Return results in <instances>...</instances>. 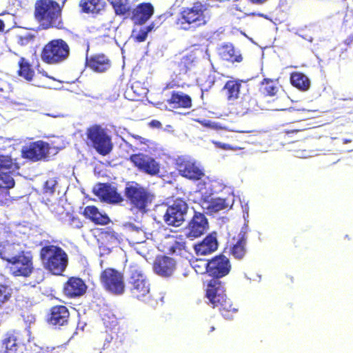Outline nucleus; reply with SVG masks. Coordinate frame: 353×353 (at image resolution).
<instances>
[{"label": "nucleus", "mask_w": 353, "mask_h": 353, "mask_svg": "<svg viewBox=\"0 0 353 353\" xmlns=\"http://www.w3.org/2000/svg\"><path fill=\"white\" fill-rule=\"evenodd\" d=\"M84 216L92 221L96 225H105L110 222V219L106 214H102L94 205H88L84 208Z\"/></svg>", "instance_id": "obj_33"}, {"label": "nucleus", "mask_w": 353, "mask_h": 353, "mask_svg": "<svg viewBox=\"0 0 353 353\" xmlns=\"http://www.w3.org/2000/svg\"><path fill=\"white\" fill-rule=\"evenodd\" d=\"M50 145L43 141H37L30 143L23 148L21 150L22 157L32 161H38L48 157L50 152Z\"/></svg>", "instance_id": "obj_18"}, {"label": "nucleus", "mask_w": 353, "mask_h": 353, "mask_svg": "<svg viewBox=\"0 0 353 353\" xmlns=\"http://www.w3.org/2000/svg\"><path fill=\"white\" fill-rule=\"evenodd\" d=\"M3 89L0 88V92H3Z\"/></svg>", "instance_id": "obj_60"}, {"label": "nucleus", "mask_w": 353, "mask_h": 353, "mask_svg": "<svg viewBox=\"0 0 353 353\" xmlns=\"http://www.w3.org/2000/svg\"><path fill=\"white\" fill-rule=\"evenodd\" d=\"M14 186V181L13 179H3L0 176V189H10Z\"/></svg>", "instance_id": "obj_46"}, {"label": "nucleus", "mask_w": 353, "mask_h": 353, "mask_svg": "<svg viewBox=\"0 0 353 353\" xmlns=\"http://www.w3.org/2000/svg\"><path fill=\"white\" fill-rule=\"evenodd\" d=\"M221 315L226 319H232L234 314L238 312V309L233 306V304L228 297L223 302L221 303L220 305L216 307Z\"/></svg>", "instance_id": "obj_40"}, {"label": "nucleus", "mask_w": 353, "mask_h": 353, "mask_svg": "<svg viewBox=\"0 0 353 353\" xmlns=\"http://www.w3.org/2000/svg\"><path fill=\"white\" fill-rule=\"evenodd\" d=\"M13 296V289L6 283H0V309L7 308V305L11 302Z\"/></svg>", "instance_id": "obj_39"}, {"label": "nucleus", "mask_w": 353, "mask_h": 353, "mask_svg": "<svg viewBox=\"0 0 353 353\" xmlns=\"http://www.w3.org/2000/svg\"><path fill=\"white\" fill-rule=\"evenodd\" d=\"M7 266L12 271L14 276L28 277L34 270L32 252L23 249L7 263Z\"/></svg>", "instance_id": "obj_8"}, {"label": "nucleus", "mask_w": 353, "mask_h": 353, "mask_svg": "<svg viewBox=\"0 0 353 353\" xmlns=\"http://www.w3.org/2000/svg\"><path fill=\"white\" fill-rule=\"evenodd\" d=\"M218 248L216 237L213 234H208L201 242L194 245L197 255H207L214 252Z\"/></svg>", "instance_id": "obj_32"}, {"label": "nucleus", "mask_w": 353, "mask_h": 353, "mask_svg": "<svg viewBox=\"0 0 353 353\" xmlns=\"http://www.w3.org/2000/svg\"><path fill=\"white\" fill-rule=\"evenodd\" d=\"M201 206L209 213H214L228 208V205L225 199L211 198L204 199L201 203Z\"/></svg>", "instance_id": "obj_36"}, {"label": "nucleus", "mask_w": 353, "mask_h": 353, "mask_svg": "<svg viewBox=\"0 0 353 353\" xmlns=\"http://www.w3.org/2000/svg\"><path fill=\"white\" fill-rule=\"evenodd\" d=\"M290 82L291 85L300 91H307L310 88V79L303 72L294 71L290 73Z\"/></svg>", "instance_id": "obj_35"}, {"label": "nucleus", "mask_w": 353, "mask_h": 353, "mask_svg": "<svg viewBox=\"0 0 353 353\" xmlns=\"http://www.w3.org/2000/svg\"><path fill=\"white\" fill-rule=\"evenodd\" d=\"M202 53L203 51L199 48H194L186 54L176 57L172 65L174 74L176 77L188 74L196 67Z\"/></svg>", "instance_id": "obj_9"}, {"label": "nucleus", "mask_w": 353, "mask_h": 353, "mask_svg": "<svg viewBox=\"0 0 353 353\" xmlns=\"http://www.w3.org/2000/svg\"><path fill=\"white\" fill-rule=\"evenodd\" d=\"M284 282L286 284H290V283H293V277L292 276H290V275H286L285 278V280H284Z\"/></svg>", "instance_id": "obj_53"}, {"label": "nucleus", "mask_w": 353, "mask_h": 353, "mask_svg": "<svg viewBox=\"0 0 353 353\" xmlns=\"http://www.w3.org/2000/svg\"><path fill=\"white\" fill-rule=\"evenodd\" d=\"M94 194L101 201L108 203H119L123 201L121 194L117 192V188L109 183H99L94 190Z\"/></svg>", "instance_id": "obj_21"}, {"label": "nucleus", "mask_w": 353, "mask_h": 353, "mask_svg": "<svg viewBox=\"0 0 353 353\" xmlns=\"http://www.w3.org/2000/svg\"><path fill=\"white\" fill-rule=\"evenodd\" d=\"M130 161L141 172L155 176L160 172V164L152 157L143 153L132 154Z\"/></svg>", "instance_id": "obj_14"}, {"label": "nucleus", "mask_w": 353, "mask_h": 353, "mask_svg": "<svg viewBox=\"0 0 353 353\" xmlns=\"http://www.w3.org/2000/svg\"><path fill=\"white\" fill-rule=\"evenodd\" d=\"M128 289L132 298L144 301L150 296V285L146 275L137 265H130L128 268Z\"/></svg>", "instance_id": "obj_4"}, {"label": "nucleus", "mask_w": 353, "mask_h": 353, "mask_svg": "<svg viewBox=\"0 0 353 353\" xmlns=\"http://www.w3.org/2000/svg\"><path fill=\"white\" fill-rule=\"evenodd\" d=\"M148 37L147 31L141 29L139 34L136 36L135 39L138 42H143Z\"/></svg>", "instance_id": "obj_49"}, {"label": "nucleus", "mask_w": 353, "mask_h": 353, "mask_svg": "<svg viewBox=\"0 0 353 353\" xmlns=\"http://www.w3.org/2000/svg\"><path fill=\"white\" fill-rule=\"evenodd\" d=\"M280 89L277 79L265 78L260 83L259 92L264 97H275Z\"/></svg>", "instance_id": "obj_34"}, {"label": "nucleus", "mask_w": 353, "mask_h": 353, "mask_svg": "<svg viewBox=\"0 0 353 353\" xmlns=\"http://www.w3.org/2000/svg\"><path fill=\"white\" fill-rule=\"evenodd\" d=\"M17 159L11 155L0 154V176L4 179H13L12 175L19 169Z\"/></svg>", "instance_id": "obj_28"}, {"label": "nucleus", "mask_w": 353, "mask_h": 353, "mask_svg": "<svg viewBox=\"0 0 353 353\" xmlns=\"http://www.w3.org/2000/svg\"><path fill=\"white\" fill-rule=\"evenodd\" d=\"M85 134L90 145L98 154L105 156L112 151L111 137L108 134L107 130L101 125H90L86 129Z\"/></svg>", "instance_id": "obj_7"}, {"label": "nucleus", "mask_w": 353, "mask_h": 353, "mask_svg": "<svg viewBox=\"0 0 353 353\" xmlns=\"http://www.w3.org/2000/svg\"><path fill=\"white\" fill-rule=\"evenodd\" d=\"M124 194L131 208L143 213L147 211L154 199L152 192L137 183L127 185Z\"/></svg>", "instance_id": "obj_6"}, {"label": "nucleus", "mask_w": 353, "mask_h": 353, "mask_svg": "<svg viewBox=\"0 0 353 353\" xmlns=\"http://www.w3.org/2000/svg\"><path fill=\"white\" fill-rule=\"evenodd\" d=\"M34 36L31 34H26L23 36H19L17 43L21 46H28L34 41Z\"/></svg>", "instance_id": "obj_45"}, {"label": "nucleus", "mask_w": 353, "mask_h": 353, "mask_svg": "<svg viewBox=\"0 0 353 353\" xmlns=\"http://www.w3.org/2000/svg\"><path fill=\"white\" fill-rule=\"evenodd\" d=\"M134 87H135L134 85H132V89L134 90Z\"/></svg>", "instance_id": "obj_61"}, {"label": "nucleus", "mask_w": 353, "mask_h": 353, "mask_svg": "<svg viewBox=\"0 0 353 353\" xmlns=\"http://www.w3.org/2000/svg\"><path fill=\"white\" fill-rule=\"evenodd\" d=\"M205 4L200 1L194 2L191 6L183 8L176 20V24L180 30L184 31L194 30L205 26L208 23Z\"/></svg>", "instance_id": "obj_3"}, {"label": "nucleus", "mask_w": 353, "mask_h": 353, "mask_svg": "<svg viewBox=\"0 0 353 353\" xmlns=\"http://www.w3.org/2000/svg\"><path fill=\"white\" fill-rule=\"evenodd\" d=\"M230 260L224 255H218L209 260L206 263V271L212 276V279H218L226 276L230 271Z\"/></svg>", "instance_id": "obj_16"}, {"label": "nucleus", "mask_w": 353, "mask_h": 353, "mask_svg": "<svg viewBox=\"0 0 353 353\" xmlns=\"http://www.w3.org/2000/svg\"><path fill=\"white\" fill-rule=\"evenodd\" d=\"M26 339L23 332L12 330L7 332L0 343L1 353H23Z\"/></svg>", "instance_id": "obj_10"}, {"label": "nucleus", "mask_w": 353, "mask_h": 353, "mask_svg": "<svg viewBox=\"0 0 353 353\" xmlns=\"http://www.w3.org/2000/svg\"><path fill=\"white\" fill-rule=\"evenodd\" d=\"M220 58L225 61L230 63H240L243 60V57L239 50L235 48L233 44L226 43L221 45L218 50Z\"/></svg>", "instance_id": "obj_29"}, {"label": "nucleus", "mask_w": 353, "mask_h": 353, "mask_svg": "<svg viewBox=\"0 0 353 353\" xmlns=\"http://www.w3.org/2000/svg\"><path fill=\"white\" fill-rule=\"evenodd\" d=\"M57 185V181L50 178L48 179L43 185V192L44 194L52 195L54 192V188Z\"/></svg>", "instance_id": "obj_43"}, {"label": "nucleus", "mask_w": 353, "mask_h": 353, "mask_svg": "<svg viewBox=\"0 0 353 353\" xmlns=\"http://www.w3.org/2000/svg\"><path fill=\"white\" fill-rule=\"evenodd\" d=\"M188 210V204L184 200L182 199H176L166 210L163 216L165 222L168 225L181 226L185 221Z\"/></svg>", "instance_id": "obj_13"}, {"label": "nucleus", "mask_w": 353, "mask_h": 353, "mask_svg": "<svg viewBox=\"0 0 353 353\" xmlns=\"http://www.w3.org/2000/svg\"><path fill=\"white\" fill-rule=\"evenodd\" d=\"M52 212L57 220L63 224H66L70 228L79 229L83 227V223L80 219L65 210L61 205L54 206Z\"/></svg>", "instance_id": "obj_24"}, {"label": "nucleus", "mask_w": 353, "mask_h": 353, "mask_svg": "<svg viewBox=\"0 0 353 353\" xmlns=\"http://www.w3.org/2000/svg\"><path fill=\"white\" fill-rule=\"evenodd\" d=\"M241 87V81L239 80H229L228 81L224 87L223 90L225 92L227 99L228 101H234L238 99L240 93V88Z\"/></svg>", "instance_id": "obj_38"}, {"label": "nucleus", "mask_w": 353, "mask_h": 353, "mask_svg": "<svg viewBox=\"0 0 353 353\" xmlns=\"http://www.w3.org/2000/svg\"><path fill=\"white\" fill-rule=\"evenodd\" d=\"M179 174L189 180L199 181L205 176L204 170L195 160L186 157H179L175 163Z\"/></svg>", "instance_id": "obj_12"}, {"label": "nucleus", "mask_w": 353, "mask_h": 353, "mask_svg": "<svg viewBox=\"0 0 353 353\" xmlns=\"http://www.w3.org/2000/svg\"><path fill=\"white\" fill-rule=\"evenodd\" d=\"M166 252L170 255H181L183 252H186L185 242L181 241H174L169 243L166 247Z\"/></svg>", "instance_id": "obj_42"}, {"label": "nucleus", "mask_w": 353, "mask_h": 353, "mask_svg": "<svg viewBox=\"0 0 353 353\" xmlns=\"http://www.w3.org/2000/svg\"><path fill=\"white\" fill-rule=\"evenodd\" d=\"M197 122L205 128L214 130H220L224 128L219 123L214 122L210 120H197Z\"/></svg>", "instance_id": "obj_44"}, {"label": "nucleus", "mask_w": 353, "mask_h": 353, "mask_svg": "<svg viewBox=\"0 0 353 353\" xmlns=\"http://www.w3.org/2000/svg\"><path fill=\"white\" fill-rule=\"evenodd\" d=\"M208 227V221L205 216L201 212H195L188 225V231L186 236L198 238L207 231Z\"/></svg>", "instance_id": "obj_20"}, {"label": "nucleus", "mask_w": 353, "mask_h": 353, "mask_svg": "<svg viewBox=\"0 0 353 353\" xmlns=\"http://www.w3.org/2000/svg\"><path fill=\"white\" fill-rule=\"evenodd\" d=\"M250 3L255 5H262L265 3L269 0H248Z\"/></svg>", "instance_id": "obj_52"}, {"label": "nucleus", "mask_w": 353, "mask_h": 353, "mask_svg": "<svg viewBox=\"0 0 353 353\" xmlns=\"http://www.w3.org/2000/svg\"><path fill=\"white\" fill-rule=\"evenodd\" d=\"M343 142L344 143H347L351 142V140H350V139H344L343 140Z\"/></svg>", "instance_id": "obj_56"}, {"label": "nucleus", "mask_w": 353, "mask_h": 353, "mask_svg": "<svg viewBox=\"0 0 353 353\" xmlns=\"http://www.w3.org/2000/svg\"><path fill=\"white\" fill-rule=\"evenodd\" d=\"M5 28L4 21L2 19H0V32H3Z\"/></svg>", "instance_id": "obj_54"}, {"label": "nucleus", "mask_w": 353, "mask_h": 353, "mask_svg": "<svg viewBox=\"0 0 353 353\" xmlns=\"http://www.w3.org/2000/svg\"><path fill=\"white\" fill-rule=\"evenodd\" d=\"M40 248L39 256L43 268L54 276H61L65 271L69 258L66 252L60 246L44 241Z\"/></svg>", "instance_id": "obj_2"}, {"label": "nucleus", "mask_w": 353, "mask_h": 353, "mask_svg": "<svg viewBox=\"0 0 353 353\" xmlns=\"http://www.w3.org/2000/svg\"><path fill=\"white\" fill-rule=\"evenodd\" d=\"M176 266V261L167 256H158L153 263L154 272L163 277H169L172 275Z\"/></svg>", "instance_id": "obj_23"}, {"label": "nucleus", "mask_w": 353, "mask_h": 353, "mask_svg": "<svg viewBox=\"0 0 353 353\" xmlns=\"http://www.w3.org/2000/svg\"><path fill=\"white\" fill-rule=\"evenodd\" d=\"M248 231V223H244L240 232L232 237L231 241L228 242L225 249H228L230 255L236 259H242L247 252V233Z\"/></svg>", "instance_id": "obj_15"}, {"label": "nucleus", "mask_w": 353, "mask_h": 353, "mask_svg": "<svg viewBox=\"0 0 353 353\" xmlns=\"http://www.w3.org/2000/svg\"><path fill=\"white\" fill-rule=\"evenodd\" d=\"M154 12V7L150 3H141L132 11L131 19L137 25H143L153 15Z\"/></svg>", "instance_id": "obj_27"}, {"label": "nucleus", "mask_w": 353, "mask_h": 353, "mask_svg": "<svg viewBox=\"0 0 353 353\" xmlns=\"http://www.w3.org/2000/svg\"><path fill=\"white\" fill-rule=\"evenodd\" d=\"M70 47L63 39H53L46 43L41 49V59L48 65H58L68 59Z\"/></svg>", "instance_id": "obj_5"}, {"label": "nucleus", "mask_w": 353, "mask_h": 353, "mask_svg": "<svg viewBox=\"0 0 353 353\" xmlns=\"http://www.w3.org/2000/svg\"><path fill=\"white\" fill-rule=\"evenodd\" d=\"M208 78H209V79H211V84H213V83H214V77H211V76H209V77H208Z\"/></svg>", "instance_id": "obj_57"}, {"label": "nucleus", "mask_w": 353, "mask_h": 353, "mask_svg": "<svg viewBox=\"0 0 353 353\" xmlns=\"http://www.w3.org/2000/svg\"><path fill=\"white\" fill-rule=\"evenodd\" d=\"M132 230H135V231H137V232H139V230H135L134 228H132Z\"/></svg>", "instance_id": "obj_59"}, {"label": "nucleus", "mask_w": 353, "mask_h": 353, "mask_svg": "<svg viewBox=\"0 0 353 353\" xmlns=\"http://www.w3.org/2000/svg\"><path fill=\"white\" fill-rule=\"evenodd\" d=\"M212 144L216 148L223 150H236L237 147L232 146L228 143H221L217 141H212Z\"/></svg>", "instance_id": "obj_47"}, {"label": "nucleus", "mask_w": 353, "mask_h": 353, "mask_svg": "<svg viewBox=\"0 0 353 353\" xmlns=\"http://www.w3.org/2000/svg\"><path fill=\"white\" fill-rule=\"evenodd\" d=\"M87 289L85 282L79 277L71 276L65 283L63 293L69 298H74L83 295Z\"/></svg>", "instance_id": "obj_26"}, {"label": "nucleus", "mask_w": 353, "mask_h": 353, "mask_svg": "<svg viewBox=\"0 0 353 353\" xmlns=\"http://www.w3.org/2000/svg\"><path fill=\"white\" fill-rule=\"evenodd\" d=\"M79 6L81 12L97 16L105 11L106 3L104 0H80Z\"/></svg>", "instance_id": "obj_30"}, {"label": "nucleus", "mask_w": 353, "mask_h": 353, "mask_svg": "<svg viewBox=\"0 0 353 353\" xmlns=\"http://www.w3.org/2000/svg\"><path fill=\"white\" fill-rule=\"evenodd\" d=\"M100 280L104 288L114 294L121 295L125 291L123 275L114 268H108L103 270Z\"/></svg>", "instance_id": "obj_11"}, {"label": "nucleus", "mask_w": 353, "mask_h": 353, "mask_svg": "<svg viewBox=\"0 0 353 353\" xmlns=\"http://www.w3.org/2000/svg\"><path fill=\"white\" fill-rule=\"evenodd\" d=\"M250 99L247 100L246 99H243L240 101L239 105L240 106H242V108H243V110H242L243 114L248 113L249 112L252 111V107H251L250 105Z\"/></svg>", "instance_id": "obj_48"}, {"label": "nucleus", "mask_w": 353, "mask_h": 353, "mask_svg": "<svg viewBox=\"0 0 353 353\" xmlns=\"http://www.w3.org/2000/svg\"><path fill=\"white\" fill-rule=\"evenodd\" d=\"M149 125L152 128H161L162 125L161 123L158 120H152L149 123Z\"/></svg>", "instance_id": "obj_51"}, {"label": "nucleus", "mask_w": 353, "mask_h": 353, "mask_svg": "<svg viewBox=\"0 0 353 353\" xmlns=\"http://www.w3.org/2000/svg\"><path fill=\"white\" fill-rule=\"evenodd\" d=\"M114 9L116 15L123 16L130 11L128 0H108Z\"/></svg>", "instance_id": "obj_41"}, {"label": "nucleus", "mask_w": 353, "mask_h": 353, "mask_svg": "<svg viewBox=\"0 0 353 353\" xmlns=\"http://www.w3.org/2000/svg\"><path fill=\"white\" fill-rule=\"evenodd\" d=\"M46 321L49 325L58 329L68 326L70 323L68 308L63 305L51 307L46 315Z\"/></svg>", "instance_id": "obj_17"}, {"label": "nucleus", "mask_w": 353, "mask_h": 353, "mask_svg": "<svg viewBox=\"0 0 353 353\" xmlns=\"http://www.w3.org/2000/svg\"><path fill=\"white\" fill-rule=\"evenodd\" d=\"M166 102L172 109H188L192 105L190 95L181 90H172Z\"/></svg>", "instance_id": "obj_25"}, {"label": "nucleus", "mask_w": 353, "mask_h": 353, "mask_svg": "<svg viewBox=\"0 0 353 353\" xmlns=\"http://www.w3.org/2000/svg\"><path fill=\"white\" fill-rule=\"evenodd\" d=\"M34 17L42 30L65 29L62 8L54 0H37Z\"/></svg>", "instance_id": "obj_1"}, {"label": "nucleus", "mask_w": 353, "mask_h": 353, "mask_svg": "<svg viewBox=\"0 0 353 353\" xmlns=\"http://www.w3.org/2000/svg\"><path fill=\"white\" fill-rule=\"evenodd\" d=\"M205 296L212 307L220 305L227 298L223 283L218 279H210L207 285Z\"/></svg>", "instance_id": "obj_19"}, {"label": "nucleus", "mask_w": 353, "mask_h": 353, "mask_svg": "<svg viewBox=\"0 0 353 353\" xmlns=\"http://www.w3.org/2000/svg\"><path fill=\"white\" fill-rule=\"evenodd\" d=\"M22 250L19 243H10L8 240L0 241V258L6 262V264Z\"/></svg>", "instance_id": "obj_31"}, {"label": "nucleus", "mask_w": 353, "mask_h": 353, "mask_svg": "<svg viewBox=\"0 0 353 353\" xmlns=\"http://www.w3.org/2000/svg\"><path fill=\"white\" fill-rule=\"evenodd\" d=\"M153 29V25L151 24L146 28H143L145 31H147V33L148 34Z\"/></svg>", "instance_id": "obj_55"}, {"label": "nucleus", "mask_w": 353, "mask_h": 353, "mask_svg": "<svg viewBox=\"0 0 353 353\" xmlns=\"http://www.w3.org/2000/svg\"><path fill=\"white\" fill-rule=\"evenodd\" d=\"M180 85L174 80L168 82L165 86V89H174L179 88Z\"/></svg>", "instance_id": "obj_50"}, {"label": "nucleus", "mask_w": 353, "mask_h": 353, "mask_svg": "<svg viewBox=\"0 0 353 353\" xmlns=\"http://www.w3.org/2000/svg\"><path fill=\"white\" fill-rule=\"evenodd\" d=\"M86 66L94 72L104 73L111 68L112 61L103 53L94 54L86 58Z\"/></svg>", "instance_id": "obj_22"}, {"label": "nucleus", "mask_w": 353, "mask_h": 353, "mask_svg": "<svg viewBox=\"0 0 353 353\" xmlns=\"http://www.w3.org/2000/svg\"><path fill=\"white\" fill-rule=\"evenodd\" d=\"M215 330V327L214 326H211L210 327V330H208L209 332H211Z\"/></svg>", "instance_id": "obj_58"}, {"label": "nucleus", "mask_w": 353, "mask_h": 353, "mask_svg": "<svg viewBox=\"0 0 353 353\" xmlns=\"http://www.w3.org/2000/svg\"><path fill=\"white\" fill-rule=\"evenodd\" d=\"M17 74L28 81H31L34 77V70L25 57H21L18 62Z\"/></svg>", "instance_id": "obj_37"}]
</instances>
